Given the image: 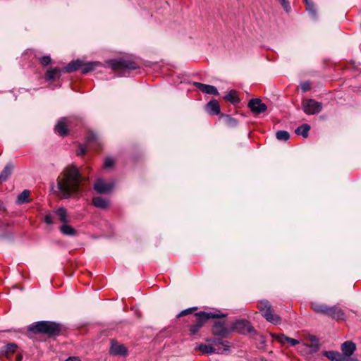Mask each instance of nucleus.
Returning a JSON list of instances; mask_svg holds the SVG:
<instances>
[{
	"mask_svg": "<svg viewBox=\"0 0 361 361\" xmlns=\"http://www.w3.org/2000/svg\"><path fill=\"white\" fill-rule=\"evenodd\" d=\"M82 177L74 166L66 167L57 178V188L61 198L67 199L80 191Z\"/></svg>",
	"mask_w": 361,
	"mask_h": 361,
	"instance_id": "1",
	"label": "nucleus"
},
{
	"mask_svg": "<svg viewBox=\"0 0 361 361\" xmlns=\"http://www.w3.org/2000/svg\"><path fill=\"white\" fill-rule=\"evenodd\" d=\"M27 330L34 334L41 333L51 336L59 334L61 327L55 322L42 321L32 324L28 326Z\"/></svg>",
	"mask_w": 361,
	"mask_h": 361,
	"instance_id": "2",
	"label": "nucleus"
},
{
	"mask_svg": "<svg viewBox=\"0 0 361 361\" xmlns=\"http://www.w3.org/2000/svg\"><path fill=\"white\" fill-rule=\"evenodd\" d=\"M195 316L197 317L196 322L190 327V331L192 335L197 334L208 319L224 317L226 315L216 312H200L196 313Z\"/></svg>",
	"mask_w": 361,
	"mask_h": 361,
	"instance_id": "3",
	"label": "nucleus"
},
{
	"mask_svg": "<svg viewBox=\"0 0 361 361\" xmlns=\"http://www.w3.org/2000/svg\"><path fill=\"white\" fill-rule=\"evenodd\" d=\"M258 309L262 315L269 322L273 324H279L281 323V318L279 315L274 314V310L268 301H261L258 303Z\"/></svg>",
	"mask_w": 361,
	"mask_h": 361,
	"instance_id": "4",
	"label": "nucleus"
},
{
	"mask_svg": "<svg viewBox=\"0 0 361 361\" xmlns=\"http://www.w3.org/2000/svg\"><path fill=\"white\" fill-rule=\"evenodd\" d=\"M323 108L321 102L312 99H305L302 102V109L307 115H314L319 113Z\"/></svg>",
	"mask_w": 361,
	"mask_h": 361,
	"instance_id": "5",
	"label": "nucleus"
},
{
	"mask_svg": "<svg viewBox=\"0 0 361 361\" xmlns=\"http://www.w3.org/2000/svg\"><path fill=\"white\" fill-rule=\"evenodd\" d=\"M109 64L114 71L135 70L138 67L136 63L124 60H113Z\"/></svg>",
	"mask_w": 361,
	"mask_h": 361,
	"instance_id": "6",
	"label": "nucleus"
},
{
	"mask_svg": "<svg viewBox=\"0 0 361 361\" xmlns=\"http://www.w3.org/2000/svg\"><path fill=\"white\" fill-rule=\"evenodd\" d=\"M232 330L242 334H245L252 332L254 329L248 321L238 320L233 324Z\"/></svg>",
	"mask_w": 361,
	"mask_h": 361,
	"instance_id": "7",
	"label": "nucleus"
},
{
	"mask_svg": "<svg viewBox=\"0 0 361 361\" xmlns=\"http://www.w3.org/2000/svg\"><path fill=\"white\" fill-rule=\"evenodd\" d=\"M248 106L251 111L256 114H259L267 110V105L262 102L259 99H252L248 103Z\"/></svg>",
	"mask_w": 361,
	"mask_h": 361,
	"instance_id": "8",
	"label": "nucleus"
},
{
	"mask_svg": "<svg viewBox=\"0 0 361 361\" xmlns=\"http://www.w3.org/2000/svg\"><path fill=\"white\" fill-rule=\"evenodd\" d=\"M212 333L216 336L226 337L230 330L226 327L224 322H216L212 327Z\"/></svg>",
	"mask_w": 361,
	"mask_h": 361,
	"instance_id": "9",
	"label": "nucleus"
},
{
	"mask_svg": "<svg viewBox=\"0 0 361 361\" xmlns=\"http://www.w3.org/2000/svg\"><path fill=\"white\" fill-rule=\"evenodd\" d=\"M113 188V184L110 183H106L103 179H98L94 185V189L98 193H106L111 191Z\"/></svg>",
	"mask_w": 361,
	"mask_h": 361,
	"instance_id": "10",
	"label": "nucleus"
},
{
	"mask_svg": "<svg viewBox=\"0 0 361 361\" xmlns=\"http://www.w3.org/2000/svg\"><path fill=\"white\" fill-rule=\"evenodd\" d=\"M212 341L213 348L219 349V352H214V353L222 354L229 350L231 345L228 341H223L221 339H214Z\"/></svg>",
	"mask_w": 361,
	"mask_h": 361,
	"instance_id": "11",
	"label": "nucleus"
},
{
	"mask_svg": "<svg viewBox=\"0 0 361 361\" xmlns=\"http://www.w3.org/2000/svg\"><path fill=\"white\" fill-rule=\"evenodd\" d=\"M271 336L273 338H274L275 340H276L278 342L283 345L288 343L290 345L294 346L299 343V341L298 340L288 337L283 334H271Z\"/></svg>",
	"mask_w": 361,
	"mask_h": 361,
	"instance_id": "12",
	"label": "nucleus"
},
{
	"mask_svg": "<svg viewBox=\"0 0 361 361\" xmlns=\"http://www.w3.org/2000/svg\"><path fill=\"white\" fill-rule=\"evenodd\" d=\"M194 85L203 93L213 95L219 94L218 90L214 86L197 82H195Z\"/></svg>",
	"mask_w": 361,
	"mask_h": 361,
	"instance_id": "13",
	"label": "nucleus"
},
{
	"mask_svg": "<svg viewBox=\"0 0 361 361\" xmlns=\"http://www.w3.org/2000/svg\"><path fill=\"white\" fill-rule=\"evenodd\" d=\"M326 315L335 319H343L344 313L341 309L336 306L329 307Z\"/></svg>",
	"mask_w": 361,
	"mask_h": 361,
	"instance_id": "14",
	"label": "nucleus"
},
{
	"mask_svg": "<svg viewBox=\"0 0 361 361\" xmlns=\"http://www.w3.org/2000/svg\"><path fill=\"white\" fill-rule=\"evenodd\" d=\"M110 353L113 355H126L127 353L126 348L117 342H111Z\"/></svg>",
	"mask_w": 361,
	"mask_h": 361,
	"instance_id": "15",
	"label": "nucleus"
},
{
	"mask_svg": "<svg viewBox=\"0 0 361 361\" xmlns=\"http://www.w3.org/2000/svg\"><path fill=\"white\" fill-rule=\"evenodd\" d=\"M68 120L65 118L59 121L55 127V131L57 134L61 136H65L68 134Z\"/></svg>",
	"mask_w": 361,
	"mask_h": 361,
	"instance_id": "16",
	"label": "nucleus"
},
{
	"mask_svg": "<svg viewBox=\"0 0 361 361\" xmlns=\"http://www.w3.org/2000/svg\"><path fill=\"white\" fill-rule=\"evenodd\" d=\"M17 348L18 346L16 344L13 343H8L1 349L0 355L9 358L16 352Z\"/></svg>",
	"mask_w": 361,
	"mask_h": 361,
	"instance_id": "17",
	"label": "nucleus"
},
{
	"mask_svg": "<svg viewBox=\"0 0 361 361\" xmlns=\"http://www.w3.org/2000/svg\"><path fill=\"white\" fill-rule=\"evenodd\" d=\"M341 348L344 355L350 357L354 353L356 346L352 341H345L341 345Z\"/></svg>",
	"mask_w": 361,
	"mask_h": 361,
	"instance_id": "18",
	"label": "nucleus"
},
{
	"mask_svg": "<svg viewBox=\"0 0 361 361\" xmlns=\"http://www.w3.org/2000/svg\"><path fill=\"white\" fill-rule=\"evenodd\" d=\"M205 108L210 115H218L220 113V106L216 100L208 102Z\"/></svg>",
	"mask_w": 361,
	"mask_h": 361,
	"instance_id": "19",
	"label": "nucleus"
},
{
	"mask_svg": "<svg viewBox=\"0 0 361 361\" xmlns=\"http://www.w3.org/2000/svg\"><path fill=\"white\" fill-rule=\"evenodd\" d=\"M323 355L328 357L331 361H344L345 358L342 354L339 352L329 350V351H324Z\"/></svg>",
	"mask_w": 361,
	"mask_h": 361,
	"instance_id": "20",
	"label": "nucleus"
},
{
	"mask_svg": "<svg viewBox=\"0 0 361 361\" xmlns=\"http://www.w3.org/2000/svg\"><path fill=\"white\" fill-rule=\"evenodd\" d=\"M310 307L316 313L323 314L325 315L326 314L328 306L325 304L312 302L310 303Z\"/></svg>",
	"mask_w": 361,
	"mask_h": 361,
	"instance_id": "21",
	"label": "nucleus"
},
{
	"mask_svg": "<svg viewBox=\"0 0 361 361\" xmlns=\"http://www.w3.org/2000/svg\"><path fill=\"white\" fill-rule=\"evenodd\" d=\"M82 66V61L79 60L73 61L69 63L66 67H64L61 71L66 73H71L75 71L80 68Z\"/></svg>",
	"mask_w": 361,
	"mask_h": 361,
	"instance_id": "22",
	"label": "nucleus"
},
{
	"mask_svg": "<svg viewBox=\"0 0 361 361\" xmlns=\"http://www.w3.org/2000/svg\"><path fill=\"white\" fill-rule=\"evenodd\" d=\"M92 203L96 207L100 209H106L109 204V201L102 197H93Z\"/></svg>",
	"mask_w": 361,
	"mask_h": 361,
	"instance_id": "23",
	"label": "nucleus"
},
{
	"mask_svg": "<svg viewBox=\"0 0 361 361\" xmlns=\"http://www.w3.org/2000/svg\"><path fill=\"white\" fill-rule=\"evenodd\" d=\"M197 349L206 354L214 353V352H219V349L213 348L212 343L211 344H200L198 345Z\"/></svg>",
	"mask_w": 361,
	"mask_h": 361,
	"instance_id": "24",
	"label": "nucleus"
},
{
	"mask_svg": "<svg viewBox=\"0 0 361 361\" xmlns=\"http://www.w3.org/2000/svg\"><path fill=\"white\" fill-rule=\"evenodd\" d=\"M310 129V126L308 124H303L299 127H298L295 133L298 135H302L303 137H307L308 136V133Z\"/></svg>",
	"mask_w": 361,
	"mask_h": 361,
	"instance_id": "25",
	"label": "nucleus"
},
{
	"mask_svg": "<svg viewBox=\"0 0 361 361\" xmlns=\"http://www.w3.org/2000/svg\"><path fill=\"white\" fill-rule=\"evenodd\" d=\"M60 231L66 235L74 236L76 235V231L71 226L64 224L60 227Z\"/></svg>",
	"mask_w": 361,
	"mask_h": 361,
	"instance_id": "26",
	"label": "nucleus"
},
{
	"mask_svg": "<svg viewBox=\"0 0 361 361\" xmlns=\"http://www.w3.org/2000/svg\"><path fill=\"white\" fill-rule=\"evenodd\" d=\"M61 73V70L57 68H50L47 70L46 75H45V79L47 80H54L57 75H59Z\"/></svg>",
	"mask_w": 361,
	"mask_h": 361,
	"instance_id": "27",
	"label": "nucleus"
},
{
	"mask_svg": "<svg viewBox=\"0 0 361 361\" xmlns=\"http://www.w3.org/2000/svg\"><path fill=\"white\" fill-rule=\"evenodd\" d=\"M224 99L227 101H229L230 102L233 104H236L240 102V99L238 98L237 92L235 90L230 91L224 97Z\"/></svg>",
	"mask_w": 361,
	"mask_h": 361,
	"instance_id": "28",
	"label": "nucleus"
},
{
	"mask_svg": "<svg viewBox=\"0 0 361 361\" xmlns=\"http://www.w3.org/2000/svg\"><path fill=\"white\" fill-rule=\"evenodd\" d=\"M30 191L23 190L17 197V203L23 204L29 202Z\"/></svg>",
	"mask_w": 361,
	"mask_h": 361,
	"instance_id": "29",
	"label": "nucleus"
},
{
	"mask_svg": "<svg viewBox=\"0 0 361 361\" xmlns=\"http://www.w3.org/2000/svg\"><path fill=\"white\" fill-rule=\"evenodd\" d=\"M56 214L59 216V220L61 222L64 224H66L68 222L67 212L65 208L60 207L57 209L56 211Z\"/></svg>",
	"mask_w": 361,
	"mask_h": 361,
	"instance_id": "30",
	"label": "nucleus"
},
{
	"mask_svg": "<svg viewBox=\"0 0 361 361\" xmlns=\"http://www.w3.org/2000/svg\"><path fill=\"white\" fill-rule=\"evenodd\" d=\"M97 65H98V63L90 62V63H84V64L82 63V66H80L81 71L82 73H87L94 70V68Z\"/></svg>",
	"mask_w": 361,
	"mask_h": 361,
	"instance_id": "31",
	"label": "nucleus"
},
{
	"mask_svg": "<svg viewBox=\"0 0 361 361\" xmlns=\"http://www.w3.org/2000/svg\"><path fill=\"white\" fill-rule=\"evenodd\" d=\"M11 173V167L8 165L6 166L0 174V182L6 180Z\"/></svg>",
	"mask_w": 361,
	"mask_h": 361,
	"instance_id": "32",
	"label": "nucleus"
},
{
	"mask_svg": "<svg viewBox=\"0 0 361 361\" xmlns=\"http://www.w3.org/2000/svg\"><path fill=\"white\" fill-rule=\"evenodd\" d=\"M276 137L279 140H288L290 137L289 133L286 130H279L276 132Z\"/></svg>",
	"mask_w": 361,
	"mask_h": 361,
	"instance_id": "33",
	"label": "nucleus"
},
{
	"mask_svg": "<svg viewBox=\"0 0 361 361\" xmlns=\"http://www.w3.org/2000/svg\"><path fill=\"white\" fill-rule=\"evenodd\" d=\"M306 4V9L309 11L311 15L314 17L316 15V9L314 8V4L310 1L307 2Z\"/></svg>",
	"mask_w": 361,
	"mask_h": 361,
	"instance_id": "34",
	"label": "nucleus"
},
{
	"mask_svg": "<svg viewBox=\"0 0 361 361\" xmlns=\"http://www.w3.org/2000/svg\"><path fill=\"white\" fill-rule=\"evenodd\" d=\"M87 142L89 145L93 142H98V137L95 134L90 133L87 137Z\"/></svg>",
	"mask_w": 361,
	"mask_h": 361,
	"instance_id": "35",
	"label": "nucleus"
},
{
	"mask_svg": "<svg viewBox=\"0 0 361 361\" xmlns=\"http://www.w3.org/2000/svg\"><path fill=\"white\" fill-rule=\"evenodd\" d=\"M39 61L42 66H45L49 65L51 63V59L49 56H44L39 58Z\"/></svg>",
	"mask_w": 361,
	"mask_h": 361,
	"instance_id": "36",
	"label": "nucleus"
},
{
	"mask_svg": "<svg viewBox=\"0 0 361 361\" xmlns=\"http://www.w3.org/2000/svg\"><path fill=\"white\" fill-rule=\"evenodd\" d=\"M114 164V161L111 158H106L104 162V167L105 169H110Z\"/></svg>",
	"mask_w": 361,
	"mask_h": 361,
	"instance_id": "37",
	"label": "nucleus"
},
{
	"mask_svg": "<svg viewBox=\"0 0 361 361\" xmlns=\"http://www.w3.org/2000/svg\"><path fill=\"white\" fill-rule=\"evenodd\" d=\"M280 1L283 8L286 11L288 12L290 10V6L288 0H278Z\"/></svg>",
	"mask_w": 361,
	"mask_h": 361,
	"instance_id": "38",
	"label": "nucleus"
},
{
	"mask_svg": "<svg viewBox=\"0 0 361 361\" xmlns=\"http://www.w3.org/2000/svg\"><path fill=\"white\" fill-rule=\"evenodd\" d=\"M197 310V307H192V308H188L187 310H185L183 311H182L178 315V317H183L185 315H187L188 314H190L192 313L194 310Z\"/></svg>",
	"mask_w": 361,
	"mask_h": 361,
	"instance_id": "39",
	"label": "nucleus"
},
{
	"mask_svg": "<svg viewBox=\"0 0 361 361\" xmlns=\"http://www.w3.org/2000/svg\"><path fill=\"white\" fill-rule=\"evenodd\" d=\"M226 118L228 125L230 126H235L237 125V121L235 118L231 117L230 116H227Z\"/></svg>",
	"mask_w": 361,
	"mask_h": 361,
	"instance_id": "40",
	"label": "nucleus"
},
{
	"mask_svg": "<svg viewBox=\"0 0 361 361\" xmlns=\"http://www.w3.org/2000/svg\"><path fill=\"white\" fill-rule=\"evenodd\" d=\"M44 221L47 224H52L54 223L53 221V217L51 216V214H47L45 216H44Z\"/></svg>",
	"mask_w": 361,
	"mask_h": 361,
	"instance_id": "41",
	"label": "nucleus"
},
{
	"mask_svg": "<svg viewBox=\"0 0 361 361\" xmlns=\"http://www.w3.org/2000/svg\"><path fill=\"white\" fill-rule=\"evenodd\" d=\"M301 89L303 92H306L310 89V85L309 82H306L301 85Z\"/></svg>",
	"mask_w": 361,
	"mask_h": 361,
	"instance_id": "42",
	"label": "nucleus"
},
{
	"mask_svg": "<svg viewBox=\"0 0 361 361\" xmlns=\"http://www.w3.org/2000/svg\"><path fill=\"white\" fill-rule=\"evenodd\" d=\"M66 361H81V360L77 357H70Z\"/></svg>",
	"mask_w": 361,
	"mask_h": 361,
	"instance_id": "43",
	"label": "nucleus"
},
{
	"mask_svg": "<svg viewBox=\"0 0 361 361\" xmlns=\"http://www.w3.org/2000/svg\"><path fill=\"white\" fill-rule=\"evenodd\" d=\"M86 152V149L85 147H80V152L78 153L79 155H83Z\"/></svg>",
	"mask_w": 361,
	"mask_h": 361,
	"instance_id": "44",
	"label": "nucleus"
},
{
	"mask_svg": "<svg viewBox=\"0 0 361 361\" xmlns=\"http://www.w3.org/2000/svg\"><path fill=\"white\" fill-rule=\"evenodd\" d=\"M20 360H21V357L18 356V357H17V361H20Z\"/></svg>",
	"mask_w": 361,
	"mask_h": 361,
	"instance_id": "45",
	"label": "nucleus"
},
{
	"mask_svg": "<svg viewBox=\"0 0 361 361\" xmlns=\"http://www.w3.org/2000/svg\"><path fill=\"white\" fill-rule=\"evenodd\" d=\"M2 207H3V204H2V202H0V210L2 209Z\"/></svg>",
	"mask_w": 361,
	"mask_h": 361,
	"instance_id": "46",
	"label": "nucleus"
},
{
	"mask_svg": "<svg viewBox=\"0 0 361 361\" xmlns=\"http://www.w3.org/2000/svg\"><path fill=\"white\" fill-rule=\"evenodd\" d=\"M303 1L305 2V4H307V2L310 1L311 0H303Z\"/></svg>",
	"mask_w": 361,
	"mask_h": 361,
	"instance_id": "47",
	"label": "nucleus"
}]
</instances>
